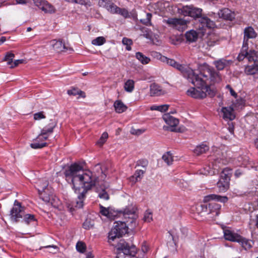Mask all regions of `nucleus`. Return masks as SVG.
Wrapping results in <instances>:
<instances>
[{
	"label": "nucleus",
	"mask_w": 258,
	"mask_h": 258,
	"mask_svg": "<svg viewBox=\"0 0 258 258\" xmlns=\"http://www.w3.org/2000/svg\"><path fill=\"white\" fill-rule=\"evenodd\" d=\"M247 45H244V44H243L242 50L241 52L239 53L237 56V59L239 61H242L244 59V58H247Z\"/></svg>",
	"instance_id": "nucleus-36"
},
{
	"label": "nucleus",
	"mask_w": 258,
	"mask_h": 258,
	"mask_svg": "<svg viewBox=\"0 0 258 258\" xmlns=\"http://www.w3.org/2000/svg\"><path fill=\"white\" fill-rule=\"evenodd\" d=\"M100 207V213L103 216H106L108 219H112L114 217V215L112 211L109 208H105L102 205L99 206Z\"/></svg>",
	"instance_id": "nucleus-30"
},
{
	"label": "nucleus",
	"mask_w": 258,
	"mask_h": 258,
	"mask_svg": "<svg viewBox=\"0 0 258 258\" xmlns=\"http://www.w3.org/2000/svg\"><path fill=\"white\" fill-rule=\"evenodd\" d=\"M115 110L117 113H121L125 111L127 107L123 103L121 100H116L114 103Z\"/></svg>",
	"instance_id": "nucleus-29"
},
{
	"label": "nucleus",
	"mask_w": 258,
	"mask_h": 258,
	"mask_svg": "<svg viewBox=\"0 0 258 258\" xmlns=\"http://www.w3.org/2000/svg\"><path fill=\"white\" fill-rule=\"evenodd\" d=\"M169 41L171 43L176 45L177 43V38L176 37V35H175L174 36H170L169 37Z\"/></svg>",
	"instance_id": "nucleus-59"
},
{
	"label": "nucleus",
	"mask_w": 258,
	"mask_h": 258,
	"mask_svg": "<svg viewBox=\"0 0 258 258\" xmlns=\"http://www.w3.org/2000/svg\"><path fill=\"white\" fill-rule=\"evenodd\" d=\"M143 133V132L140 130H136L135 129H132L131 130V133L134 135H139L142 134Z\"/></svg>",
	"instance_id": "nucleus-61"
},
{
	"label": "nucleus",
	"mask_w": 258,
	"mask_h": 258,
	"mask_svg": "<svg viewBox=\"0 0 258 258\" xmlns=\"http://www.w3.org/2000/svg\"><path fill=\"white\" fill-rule=\"evenodd\" d=\"M50 44L53 49L57 52L66 51L68 50H73L72 48L67 47L61 40H52L50 41Z\"/></svg>",
	"instance_id": "nucleus-16"
},
{
	"label": "nucleus",
	"mask_w": 258,
	"mask_h": 258,
	"mask_svg": "<svg viewBox=\"0 0 258 258\" xmlns=\"http://www.w3.org/2000/svg\"><path fill=\"white\" fill-rule=\"evenodd\" d=\"M123 221H116L115 225L108 233V241H114L127 232L128 227L134 228L136 226V218L133 210L125 209L122 213Z\"/></svg>",
	"instance_id": "nucleus-3"
},
{
	"label": "nucleus",
	"mask_w": 258,
	"mask_h": 258,
	"mask_svg": "<svg viewBox=\"0 0 258 258\" xmlns=\"http://www.w3.org/2000/svg\"><path fill=\"white\" fill-rule=\"evenodd\" d=\"M178 31H184L187 28V23H189V21L186 19H182L178 18Z\"/></svg>",
	"instance_id": "nucleus-39"
},
{
	"label": "nucleus",
	"mask_w": 258,
	"mask_h": 258,
	"mask_svg": "<svg viewBox=\"0 0 258 258\" xmlns=\"http://www.w3.org/2000/svg\"><path fill=\"white\" fill-rule=\"evenodd\" d=\"M136 57L143 64H148L150 61L149 57H147L140 52H138L136 53Z\"/></svg>",
	"instance_id": "nucleus-34"
},
{
	"label": "nucleus",
	"mask_w": 258,
	"mask_h": 258,
	"mask_svg": "<svg viewBox=\"0 0 258 258\" xmlns=\"http://www.w3.org/2000/svg\"><path fill=\"white\" fill-rule=\"evenodd\" d=\"M258 72V61L256 63H249L245 68L244 72L247 75H252Z\"/></svg>",
	"instance_id": "nucleus-25"
},
{
	"label": "nucleus",
	"mask_w": 258,
	"mask_h": 258,
	"mask_svg": "<svg viewBox=\"0 0 258 258\" xmlns=\"http://www.w3.org/2000/svg\"><path fill=\"white\" fill-rule=\"evenodd\" d=\"M35 5L45 13L52 14L55 12L54 7L45 1L37 0Z\"/></svg>",
	"instance_id": "nucleus-15"
},
{
	"label": "nucleus",
	"mask_w": 258,
	"mask_h": 258,
	"mask_svg": "<svg viewBox=\"0 0 258 258\" xmlns=\"http://www.w3.org/2000/svg\"><path fill=\"white\" fill-rule=\"evenodd\" d=\"M55 126V124H49L48 126L43 128L41 130L40 133L33 140V143L31 144V147L36 149L42 148L46 146L47 144L45 141L48 139L49 135L53 133Z\"/></svg>",
	"instance_id": "nucleus-6"
},
{
	"label": "nucleus",
	"mask_w": 258,
	"mask_h": 258,
	"mask_svg": "<svg viewBox=\"0 0 258 258\" xmlns=\"http://www.w3.org/2000/svg\"><path fill=\"white\" fill-rule=\"evenodd\" d=\"M257 34L254 29L251 27L245 28L244 31L243 44L247 45V41L248 39L254 38L256 37Z\"/></svg>",
	"instance_id": "nucleus-20"
},
{
	"label": "nucleus",
	"mask_w": 258,
	"mask_h": 258,
	"mask_svg": "<svg viewBox=\"0 0 258 258\" xmlns=\"http://www.w3.org/2000/svg\"><path fill=\"white\" fill-rule=\"evenodd\" d=\"M253 221L255 223V226L258 229V214L255 216V218L253 220Z\"/></svg>",
	"instance_id": "nucleus-63"
},
{
	"label": "nucleus",
	"mask_w": 258,
	"mask_h": 258,
	"mask_svg": "<svg viewBox=\"0 0 258 258\" xmlns=\"http://www.w3.org/2000/svg\"><path fill=\"white\" fill-rule=\"evenodd\" d=\"M145 171V170H137L134 175L130 177V181L133 183H135L137 181H140L142 179Z\"/></svg>",
	"instance_id": "nucleus-26"
},
{
	"label": "nucleus",
	"mask_w": 258,
	"mask_h": 258,
	"mask_svg": "<svg viewBox=\"0 0 258 258\" xmlns=\"http://www.w3.org/2000/svg\"><path fill=\"white\" fill-rule=\"evenodd\" d=\"M169 106V105L167 104H163L161 105H154L150 107V109L151 110H157L163 112L167 111Z\"/></svg>",
	"instance_id": "nucleus-37"
},
{
	"label": "nucleus",
	"mask_w": 258,
	"mask_h": 258,
	"mask_svg": "<svg viewBox=\"0 0 258 258\" xmlns=\"http://www.w3.org/2000/svg\"><path fill=\"white\" fill-rule=\"evenodd\" d=\"M67 93L69 95L76 96L79 95L83 98L86 97L85 93L83 91L75 88L68 90Z\"/></svg>",
	"instance_id": "nucleus-35"
},
{
	"label": "nucleus",
	"mask_w": 258,
	"mask_h": 258,
	"mask_svg": "<svg viewBox=\"0 0 258 258\" xmlns=\"http://www.w3.org/2000/svg\"><path fill=\"white\" fill-rule=\"evenodd\" d=\"M116 247L117 253L116 258H119L118 255L121 253H123V255H130L131 258H138L135 257L137 251L136 247L135 245L130 246L124 240H120L117 244Z\"/></svg>",
	"instance_id": "nucleus-9"
},
{
	"label": "nucleus",
	"mask_w": 258,
	"mask_h": 258,
	"mask_svg": "<svg viewBox=\"0 0 258 258\" xmlns=\"http://www.w3.org/2000/svg\"><path fill=\"white\" fill-rule=\"evenodd\" d=\"M152 18V14L150 13H147L146 14V18L145 19H141L140 22L147 26H151L152 25L151 20Z\"/></svg>",
	"instance_id": "nucleus-44"
},
{
	"label": "nucleus",
	"mask_w": 258,
	"mask_h": 258,
	"mask_svg": "<svg viewBox=\"0 0 258 258\" xmlns=\"http://www.w3.org/2000/svg\"><path fill=\"white\" fill-rule=\"evenodd\" d=\"M75 3L84 5L87 8L92 5L90 0H75Z\"/></svg>",
	"instance_id": "nucleus-51"
},
{
	"label": "nucleus",
	"mask_w": 258,
	"mask_h": 258,
	"mask_svg": "<svg viewBox=\"0 0 258 258\" xmlns=\"http://www.w3.org/2000/svg\"><path fill=\"white\" fill-rule=\"evenodd\" d=\"M148 165V161L145 159H142L138 160L136 163V166H141L145 168L146 170V167Z\"/></svg>",
	"instance_id": "nucleus-46"
},
{
	"label": "nucleus",
	"mask_w": 258,
	"mask_h": 258,
	"mask_svg": "<svg viewBox=\"0 0 258 258\" xmlns=\"http://www.w3.org/2000/svg\"><path fill=\"white\" fill-rule=\"evenodd\" d=\"M135 86V82L132 80H128L124 85V90L128 92H132Z\"/></svg>",
	"instance_id": "nucleus-38"
},
{
	"label": "nucleus",
	"mask_w": 258,
	"mask_h": 258,
	"mask_svg": "<svg viewBox=\"0 0 258 258\" xmlns=\"http://www.w3.org/2000/svg\"><path fill=\"white\" fill-rule=\"evenodd\" d=\"M237 242L239 243L245 250L251 248L253 244V242L252 240L247 239L241 236H240V240H238Z\"/></svg>",
	"instance_id": "nucleus-27"
},
{
	"label": "nucleus",
	"mask_w": 258,
	"mask_h": 258,
	"mask_svg": "<svg viewBox=\"0 0 258 258\" xmlns=\"http://www.w3.org/2000/svg\"><path fill=\"white\" fill-rule=\"evenodd\" d=\"M226 88L229 89L230 93L232 96H234L235 98L237 97L236 93L233 90V89L231 88V87L230 85H227L226 86Z\"/></svg>",
	"instance_id": "nucleus-56"
},
{
	"label": "nucleus",
	"mask_w": 258,
	"mask_h": 258,
	"mask_svg": "<svg viewBox=\"0 0 258 258\" xmlns=\"http://www.w3.org/2000/svg\"><path fill=\"white\" fill-rule=\"evenodd\" d=\"M150 94L151 96H158L165 94V91L160 86L153 83L150 85Z\"/></svg>",
	"instance_id": "nucleus-22"
},
{
	"label": "nucleus",
	"mask_w": 258,
	"mask_h": 258,
	"mask_svg": "<svg viewBox=\"0 0 258 258\" xmlns=\"http://www.w3.org/2000/svg\"><path fill=\"white\" fill-rule=\"evenodd\" d=\"M181 68V66L178 65V71H181L183 76L195 87L187 91L188 96L196 99H202L207 95L211 97L215 95V92L211 89L210 86L221 81L222 77L219 72L209 66L204 67L200 71L188 70L184 72Z\"/></svg>",
	"instance_id": "nucleus-2"
},
{
	"label": "nucleus",
	"mask_w": 258,
	"mask_h": 258,
	"mask_svg": "<svg viewBox=\"0 0 258 258\" xmlns=\"http://www.w3.org/2000/svg\"><path fill=\"white\" fill-rule=\"evenodd\" d=\"M44 248H52L53 249V251H50L51 252L55 253L58 250V248L57 246L52 245H47L43 247Z\"/></svg>",
	"instance_id": "nucleus-57"
},
{
	"label": "nucleus",
	"mask_w": 258,
	"mask_h": 258,
	"mask_svg": "<svg viewBox=\"0 0 258 258\" xmlns=\"http://www.w3.org/2000/svg\"><path fill=\"white\" fill-rule=\"evenodd\" d=\"M98 5L105 8L112 14L120 15L124 19L131 18V14L127 9L117 7L111 1L99 0Z\"/></svg>",
	"instance_id": "nucleus-7"
},
{
	"label": "nucleus",
	"mask_w": 258,
	"mask_h": 258,
	"mask_svg": "<svg viewBox=\"0 0 258 258\" xmlns=\"http://www.w3.org/2000/svg\"><path fill=\"white\" fill-rule=\"evenodd\" d=\"M209 147L204 144H202L199 146H197L196 148L195 149L194 152L195 154L197 155H200L203 153H205L207 151L209 150Z\"/></svg>",
	"instance_id": "nucleus-32"
},
{
	"label": "nucleus",
	"mask_w": 258,
	"mask_h": 258,
	"mask_svg": "<svg viewBox=\"0 0 258 258\" xmlns=\"http://www.w3.org/2000/svg\"><path fill=\"white\" fill-rule=\"evenodd\" d=\"M48 185V181L44 182V185L38 188V192L40 198L44 202L52 204L53 200V191Z\"/></svg>",
	"instance_id": "nucleus-10"
},
{
	"label": "nucleus",
	"mask_w": 258,
	"mask_h": 258,
	"mask_svg": "<svg viewBox=\"0 0 258 258\" xmlns=\"http://www.w3.org/2000/svg\"><path fill=\"white\" fill-rule=\"evenodd\" d=\"M122 42L125 45H131L133 44L132 40L126 37L123 38Z\"/></svg>",
	"instance_id": "nucleus-53"
},
{
	"label": "nucleus",
	"mask_w": 258,
	"mask_h": 258,
	"mask_svg": "<svg viewBox=\"0 0 258 258\" xmlns=\"http://www.w3.org/2000/svg\"><path fill=\"white\" fill-rule=\"evenodd\" d=\"M232 62V61L231 60L221 58L214 61L213 62V64L218 71H221L226 67L229 66Z\"/></svg>",
	"instance_id": "nucleus-24"
},
{
	"label": "nucleus",
	"mask_w": 258,
	"mask_h": 258,
	"mask_svg": "<svg viewBox=\"0 0 258 258\" xmlns=\"http://www.w3.org/2000/svg\"><path fill=\"white\" fill-rule=\"evenodd\" d=\"M247 59L249 63H256L258 61V52L255 50H249L247 52Z\"/></svg>",
	"instance_id": "nucleus-28"
},
{
	"label": "nucleus",
	"mask_w": 258,
	"mask_h": 258,
	"mask_svg": "<svg viewBox=\"0 0 258 258\" xmlns=\"http://www.w3.org/2000/svg\"><path fill=\"white\" fill-rule=\"evenodd\" d=\"M24 207H22L21 203L15 200L14 206L10 212V219L14 222H18L22 219L24 214Z\"/></svg>",
	"instance_id": "nucleus-11"
},
{
	"label": "nucleus",
	"mask_w": 258,
	"mask_h": 258,
	"mask_svg": "<svg viewBox=\"0 0 258 258\" xmlns=\"http://www.w3.org/2000/svg\"><path fill=\"white\" fill-rule=\"evenodd\" d=\"M201 206L203 208H205L206 209V212L208 214H213L215 216L219 215L221 207L220 204L214 202H211L208 204L202 205Z\"/></svg>",
	"instance_id": "nucleus-14"
},
{
	"label": "nucleus",
	"mask_w": 258,
	"mask_h": 258,
	"mask_svg": "<svg viewBox=\"0 0 258 258\" xmlns=\"http://www.w3.org/2000/svg\"><path fill=\"white\" fill-rule=\"evenodd\" d=\"M212 151L213 155H211L209 164L200 171V173L202 174L210 175L216 174L218 173L220 169L228 162L219 148L214 146L212 148Z\"/></svg>",
	"instance_id": "nucleus-5"
},
{
	"label": "nucleus",
	"mask_w": 258,
	"mask_h": 258,
	"mask_svg": "<svg viewBox=\"0 0 258 258\" xmlns=\"http://www.w3.org/2000/svg\"><path fill=\"white\" fill-rule=\"evenodd\" d=\"M163 120L167 124L164 125L163 128L164 131H169L176 132L177 131V118L176 110L165 113L162 117Z\"/></svg>",
	"instance_id": "nucleus-8"
},
{
	"label": "nucleus",
	"mask_w": 258,
	"mask_h": 258,
	"mask_svg": "<svg viewBox=\"0 0 258 258\" xmlns=\"http://www.w3.org/2000/svg\"><path fill=\"white\" fill-rule=\"evenodd\" d=\"M106 42L104 37L100 36L96 38L92 41V44L94 45L100 46L103 45Z\"/></svg>",
	"instance_id": "nucleus-41"
},
{
	"label": "nucleus",
	"mask_w": 258,
	"mask_h": 258,
	"mask_svg": "<svg viewBox=\"0 0 258 258\" xmlns=\"http://www.w3.org/2000/svg\"><path fill=\"white\" fill-rule=\"evenodd\" d=\"M15 57L14 53L11 52H8L6 54L4 60L7 61L9 65H12L13 63V59Z\"/></svg>",
	"instance_id": "nucleus-47"
},
{
	"label": "nucleus",
	"mask_w": 258,
	"mask_h": 258,
	"mask_svg": "<svg viewBox=\"0 0 258 258\" xmlns=\"http://www.w3.org/2000/svg\"><path fill=\"white\" fill-rule=\"evenodd\" d=\"M143 220L146 222H150L152 220V213L149 210L146 211Z\"/></svg>",
	"instance_id": "nucleus-49"
},
{
	"label": "nucleus",
	"mask_w": 258,
	"mask_h": 258,
	"mask_svg": "<svg viewBox=\"0 0 258 258\" xmlns=\"http://www.w3.org/2000/svg\"><path fill=\"white\" fill-rule=\"evenodd\" d=\"M202 10L200 8H195L191 6H183L181 8L178 7V14L184 16H190L195 19L198 18V23L197 27L202 33H209L207 30L215 27L214 22L211 21L207 17H201Z\"/></svg>",
	"instance_id": "nucleus-4"
},
{
	"label": "nucleus",
	"mask_w": 258,
	"mask_h": 258,
	"mask_svg": "<svg viewBox=\"0 0 258 258\" xmlns=\"http://www.w3.org/2000/svg\"><path fill=\"white\" fill-rule=\"evenodd\" d=\"M221 113L223 118L226 121L233 120L235 118L233 108L231 106L222 107Z\"/></svg>",
	"instance_id": "nucleus-17"
},
{
	"label": "nucleus",
	"mask_w": 258,
	"mask_h": 258,
	"mask_svg": "<svg viewBox=\"0 0 258 258\" xmlns=\"http://www.w3.org/2000/svg\"><path fill=\"white\" fill-rule=\"evenodd\" d=\"M23 62V59H17L15 60L14 62H13L11 66V68H14L17 66L19 64L22 63Z\"/></svg>",
	"instance_id": "nucleus-60"
},
{
	"label": "nucleus",
	"mask_w": 258,
	"mask_h": 258,
	"mask_svg": "<svg viewBox=\"0 0 258 258\" xmlns=\"http://www.w3.org/2000/svg\"><path fill=\"white\" fill-rule=\"evenodd\" d=\"M108 135L106 132H104L102 134L99 140L97 141V144L99 146H102L104 143L106 142L108 138Z\"/></svg>",
	"instance_id": "nucleus-45"
},
{
	"label": "nucleus",
	"mask_w": 258,
	"mask_h": 258,
	"mask_svg": "<svg viewBox=\"0 0 258 258\" xmlns=\"http://www.w3.org/2000/svg\"><path fill=\"white\" fill-rule=\"evenodd\" d=\"M141 249L144 253H146L148 251V247L146 244H143L141 247Z\"/></svg>",
	"instance_id": "nucleus-62"
},
{
	"label": "nucleus",
	"mask_w": 258,
	"mask_h": 258,
	"mask_svg": "<svg viewBox=\"0 0 258 258\" xmlns=\"http://www.w3.org/2000/svg\"><path fill=\"white\" fill-rule=\"evenodd\" d=\"M163 160L169 165L172 164L173 161V156L170 152H167L162 156Z\"/></svg>",
	"instance_id": "nucleus-40"
},
{
	"label": "nucleus",
	"mask_w": 258,
	"mask_h": 258,
	"mask_svg": "<svg viewBox=\"0 0 258 258\" xmlns=\"http://www.w3.org/2000/svg\"><path fill=\"white\" fill-rule=\"evenodd\" d=\"M198 32H197L194 30H191L185 33V37L187 41L190 42L196 41L200 34L202 35L205 33H202L201 31H200L198 28L197 27Z\"/></svg>",
	"instance_id": "nucleus-23"
},
{
	"label": "nucleus",
	"mask_w": 258,
	"mask_h": 258,
	"mask_svg": "<svg viewBox=\"0 0 258 258\" xmlns=\"http://www.w3.org/2000/svg\"><path fill=\"white\" fill-rule=\"evenodd\" d=\"M244 104V100L240 98L236 100V102L233 103V106L236 108H241Z\"/></svg>",
	"instance_id": "nucleus-48"
},
{
	"label": "nucleus",
	"mask_w": 258,
	"mask_h": 258,
	"mask_svg": "<svg viewBox=\"0 0 258 258\" xmlns=\"http://www.w3.org/2000/svg\"><path fill=\"white\" fill-rule=\"evenodd\" d=\"M180 231L182 234L181 237L182 238H184L186 236L188 232V229L185 227H182L180 228Z\"/></svg>",
	"instance_id": "nucleus-54"
},
{
	"label": "nucleus",
	"mask_w": 258,
	"mask_h": 258,
	"mask_svg": "<svg viewBox=\"0 0 258 258\" xmlns=\"http://www.w3.org/2000/svg\"><path fill=\"white\" fill-rule=\"evenodd\" d=\"M23 220L27 224H29L32 222H34L36 220L34 216L32 214H24Z\"/></svg>",
	"instance_id": "nucleus-42"
},
{
	"label": "nucleus",
	"mask_w": 258,
	"mask_h": 258,
	"mask_svg": "<svg viewBox=\"0 0 258 258\" xmlns=\"http://www.w3.org/2000/svg\"><path fill=\"white\" fill-rule=\"evenodd\" d=\"M238 161L239 162V165L246 166L248 162V157L246 156L239 157L237 159Z\"/></svg>",
	"instance_id": "nucleus-50"
},
{
	"label": "nucleus",
	"mask_w": 258,
	"mask_h": 258,
	"mask_svg": "<svg viewBox=\"0 0 258 258\" xmlns=\"http://www.w3.org/2000/svg\"><path fill=\"white\" fill-rule=\"evenodd\" d=\"M86 258H94V255L91 252H88L86 253Z\"/></svg>",
	"instance_id": "nucleus-64"
},
{
	"label": "nucleus",
	"mask_w": 258,
	"mask_h": 258,
	"mask_svg": "<svg viewBox=\"0 0 258 258\" xmlns=\"http://www.w3.org/2000/svg\"><path fill=\"white\" fill-rule=\"evenodd\" d=\"M218 15L219 17L230 21H232L235 17L234 13L227 8L221 10L219 12Z\"/></svg>",
	"instance_id": "nucleus-21"
},
{
	"label": "nucleus",
	"mask_w": 258,
	"mask_h": 258,
	"mask_svg": "<svg viewBox=\"0 0 258 258\" xmlns=\"http://www.w3.org/2000/svg\"><path fill=\"white\" fill-rule=\"evenodd\" d=\"M95 186H96L97 192L98 193V197L102 199L108 200L109 196L106 191V189L108 188L109 184L106 181H101L97 183Z\"/></svg>",
	"instance_id": "nucleus-13"
},
{
	"label": "nucleus",
	"mask_w": 258,
	"mask_h": 258,
	"mask_svg": "<svg viewBox=\"0 0 258 258\" xmlns=\"http://www.w3.org/2000/svg\"><path fill=\"white\" fill-rule=\"evenodd\" d=\"M228 170L226 169H223L221 175L220 179L217 182V186L219 190L222 192H224L227 190L229 186L230 177L228 174L226 173Z\"/></svg>",
	"instance_id": "nucleus-12"
},
{
	"label": "nucleus",
	"mask_w": 258,
	"mask_h": 258,
	"mask_svg": "<svg viewBox=\"0 0 258 258\" xmlns=\"http://www.w3.org/2000/svg\"><path fill=\"white\" fill-rule=\"evenodd\" d=\"M160 60L175 69H177V63L174 59L169 58L165 56H161Z\"/></svg>",
	"instance_id": "nucleus-31"
},
{
	"label": "nucleus",
	"mask_w": 258,
	"mask_h": 258,
	"mask_svg": "<svg viewBox=\"0 0 258 258\" xmlns=\"http://www.w3.org/2000/svg\"><path fill=\"white\" fill-rule=\"evenodd\" d=\"M83 227L86 229H89L92 227V225L90 224V222L86 220L83 224Z\"/></svg>",
	"instance_id": "nucleus-58"
},
{
	"label": "nucleus",
	"mask_w": 258,
	"mask_h": 258,
	"mask_svg": "<svg viewBox=\"0 0 258 258\" xmlns=\"http://www.w3.org/2000/svg\"><path fill=\"white\" fill-rule=\"evenodd\" d=\"M211 201H216L225 203L228 201V198L226 196H221L215 194H211L204 197V203L210 202Z\"/></svg>",
	"instance_id": "nucleus-19"
},
{
	"label": "nucleus",
	"mask_w": 258,
	"mask_h": 258,
	"mask_svg": "<svg viewBox=\"0 0 258 258\" xmlns=\"http://www.w3.org/2000/svg\"><path fill=\"white\" fill-rule=\"evenodd\" d=\"M100 173L106 176L99 164L95 165L93 172L84 171L82 166L77 163L72 164L65 170L64 174L66 179L72 183L75 192H79L83 189L74 203L75 208L79 209L83 207L84 200L87 191L97 185V183L100 182L98 180V175Z\"/></svg>",
	"instance_id": "nucleus-1"
},
{
	"label": "nucleus",
	"mask_w": 258,
	"mask_h": 258,
	"mask_svg": "<svg viewBox=\"0 0 258 258\" xmlns=\"http://www.w3.org/2000/svg\"><path fill=\"white\" fill-rule=\"evenodd\" d=\"M164 22L165 23L168 27L173 30H176L177 29V18H170L167 20H164Z\"/></svg>",
	"instance_id": "nucleus-33"
},
{
	"label": "nucleus",
	"mask_w": 258,
	"mask_h": 258,
	"mask_svg": "<svg viewBox=\"0 0 258 258\" xmlns=\"http://www.w3.org/2000/svg\"><path fill=\"white\" fill-rule=\"evenodd\" d=\"M223 232L224 237L226 240L236 242L240 240L241 235L235 233L234 231L226 229H224Z\"/></svg>",
	"instance_id": "nucleus-18"
},
{
	"label": "nucleus",
	"mask_w": 258,
	"mask_h": 258,
	"mask_svg": "<svg viewBox=\"0 0 258 258\" xmlns=\"http://www.w3.org/2000/svg\"><path fill=\"white\" fill-rule=\"evenodd\" d=\"M48 181L46 179H38L36 182V186L37 187V189L38 190V188L39 187L42 186L44 185V182Z\"/></svg>",
	"instance_id": "nucleus-55"
},
{
	"label": "nucleus",
	"mask_w": 258,
	"mask_h": 258,
	"mask_svg": "<svg viewBox=\"0 0 258 258\" xmlns=\"http://www.w3.org/2000/svg\"><path fill=\"white\" fill-rule=\"evenodd\" d=\"M45 117V115L44 114V112L43 111H40L34 114V119L36 120L43 119Z\"/></svg>",
	"instance_id": "nucleus-52"
},
{
	"label": "nucleus",
	"mask_w": 258,
	"mask_h": 258,
	"mask_svg": "<svg viewBox=\"0 0 258 258\" xmlns=\"http://www.w3.org/2000/svg\"><path fill=\"white\" fill-rule=\"evenodd\" d=\"M76 249L78 251L81 253H84L86 251V244L82 241H79L77 243Z\"/></svg>",
	"instance_id": "nucleus-43"
}]
</instances>
